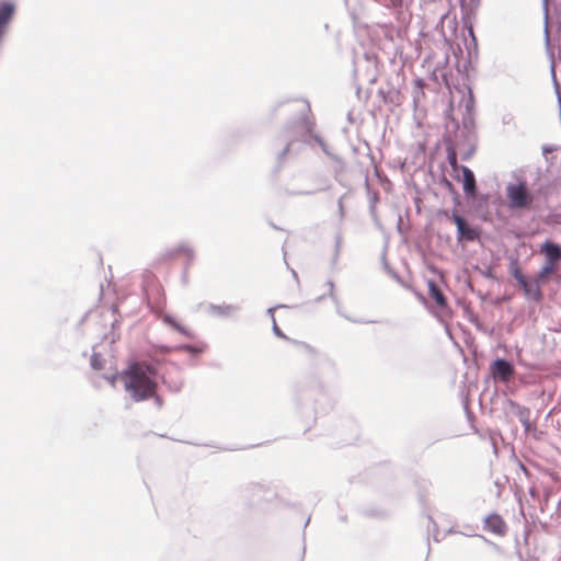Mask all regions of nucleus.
<instances>
[{
    "label": "nucleus",
    "instance_id": "obj_51",
    "mask_svg": "<svg viewBox=\"0 0 561 561\" xmlns=\"http://www.w3.org/2000/svg\"><path fill=\"white\" fill-rule=\"evenodd\" d=\"M181 327H182V324H180V323L176 321V322H174V324H173V327H172V328H173V329H175V330L179 332V331H180V329H181Z\"/></svg>",
    "mask_w": 561,
    "mask_h": 561
},
{
    "label": "nucleus",
    "instance_id": "obj_47",
    "mask_svg": "<svg viewBox=\"0 0 561 561\" xmlns=\"http://www.w3.org/2000/svg\"><path fill=\"white\" fill-rule=\"evenodd\" d=\"M469 35L471 36L474 48H477V46H478L477 38H476L474 32L471 27L469 28Z\"/></svg>",
    "mask_w": 561,
    "mask_h": 561
},
{
    "label": "nucleus",
    "instance_id": "obj_52",
    "mask_svg": "<svg viewBox=\"0 0 561 561\" xmlns=\"http://www.w3.org/2000/svg\"><path fill=\"white\" fill-rule=\"evenodd\" d=\"M341 186L346 187V183L343 181L342 176H340V181H336Z\"/></svg>",
    "mask_w": 561,
    "mask_h": 561
},
{
    "label": "nucleus",
    "instance_id": "obj_1",
    "mask_svg": "<svg viewBox=\"0 0 561 561\" xmlns=\"http://www.w3.org/2000/svg\"><path fill=\"white\" fill-rule=\"evenodd\" d=\"M336 375L335 365L327 357H319L309 373L298 383L295 405L306 423L316 422L319 415L333 408L327 382Z\"/></svg>",
    "mask_w": 561,
    "mask_h": 561
},
{
    "label": "nucleus",
    "instance_id": "obj_49",
    "mask_svg": "<svg viewBox=\"0 0 561 561\" xmlns=\"http://www.w3.org/2000/svg\"><path fill=\"white\" fill-rule=\"evenodd\" d=\"M453 199L456 205H459V194L457 191L453 193Z\"/></svg>",
    "mask_w": 561,
    "mask_h": 561
},
{
    "label": "nucleus",
    "instance_id": "obj_50",
    "mask_svg": "<svg viewBox=\"0 0 561 561\" xmlns=\"http://www.w3.org/2000/svg\"><path fill=\"white\" fill-rule=\"evenodd\" d=\"M427 519H428V523H430V524H433V526H434L435 528L437 527L436 523L434 522V519H433V517H432L431 515H427Z\"/></svg>",
    "mask_w": 561,
    "mask_h": 561
},
{
    "label": "nucleus",
    "instance_id": "obj_57",
    "mask_svg": "<svg viewBox=\"0 0 561 561\" xmlns=\"http://www.w3.org/2000/svg\"><path fill=\"white\" fill-rule=\"evenodd\" d=\"M324 297H325V295L319 296V297L316 299V301H317V302H319V301H321Z\"/></svg>",
    "mask_w": 561,
    "mask_h": 561
},
{
    "label": "nucleus",
    "instance_id": "obj_46",
    "mask_svg": "<svg viewBox=\"0 0 561 561\" xmlns=\"http://www.w3.org/2000/svg\"><path fill=\"white\" fill-rule=\"evenodd\" d=\"M339 257H340V252H334L332 260H331L332 266L336 265V263L339 262Z\"/></svg>",
    "mask_w": 561,
    "mask_h": 561
},
{
    "label": "nucleus",
    "instance_id": "obj_15",
    "mask_svg": "<svg viewBox=\"0 0 561 561\" xmlns=\"http://www.w3.org/2000/svg\"><path fill=\"white\" fill-rule=\"evenodd\" d=\"M539 252L543 254L545 261L552 263L557 266L561 263V244L550 239H547L539 249Z\"/></svg>",
    "mask_w": 561,
    "mask_h": 561
},
{
    "label": "nucleus",
    "instance_id": "obj_17",
    "mask_svg": "<svg viewBox=\"0 0 561 561\" xmlns=\"http://www.w3.org/2000/svg\"><path fill=\"white\" fill-rule=\"evenodd\" d=\"M526 297L527 300L540 302L543 299V294L541 290L542 284L537 283L536 278L533 279L526 278L524 280V285H518Z\"/></svg>",
    "mask_w": 561,
    "mask_h": 561
},
{
    "label": "nucleus",
    "instance_id": "obj_43",
    "mask_svg": "<svg viewBox=\"0 0 561 561\" xmlns=\"http://www.w3.org/2000/svg\"><path fill=\"white\" fill-rule=\"evenodd\" d=\"M444 182H445V186L447 187V190L453 194L454 192H456L455 187H454V184L448 181L447 179H444Z\"/></svg>",
    "mask_w": 561,
    "mask_h": 561
},
{
    "label": "nucleus",
    "instance_id": "obj_36",
    "mask_svg": "<svg viewBox=\"0 0 561 561\" xmlns=\"http://www.w3.org/2000/svg\"><path fill=\"white\" fill-rule=\"evenodd\" d=\"M272 330H273V333H274L276 336H278V337L283 339V340H286V341H288V342H289V341H291V339H290V337H288V336H287V335H286V334H285L280 329H279V327L277 325L276 321H274V322H273Z\"/></svg>",
    "mask_w": 561,
    "mask_h": 561
},
{
    "label": "nucleus",
    "instance_id": "obj_61",
    "mask_svg": "<svg viewBox=\"0 0 561 561\" xmlns=\"http://www.w3.org/2000/svg\"><path fill=\"white\" fill-rule=\"evenodd\" d=\"M356 91H357V94L359 93L360 91V87L358 84H356Z\"/></svg>",
    "mask_w": 561,
    "mask_h": 561
},
{
    "label": "nucleus",
    "instance_id": "obj_29",
    "mask_svg": "<svg viewBox=\"0 0 561 561\" xmlns=\"http://www.w3.org/2000/svg\"><path fill=\"white\" fill-rule=\"evenodd\" d=\"M176 350L179 351H185V352H188L193 355H198L202 353V348L193 345V344H181V345H178L175 346Z\"/></svg>",
    "mask_w": 561,
    "mask_h": 561
},
{
    "label": "nucleus",
    "instance_id": "obj_19",
    "mask_svg": "<svg viewBox=\"0 0 561 561\" xmlns=\"http://www.w3.org/2000/svg\"><path fill=\"white\" fill-rule=\"evenodd\" d=\"M558 270H559V266L545 261L543 265L540 267V270L536 274L535 278H536L537 283H540L543 285L547 283V280L549 279L550 276H552L554 273H557Z\"/></svg>",
    "mask_w": 561,
    "mask_h": 561
},
{
    "label": "nucleus",
    "instance_id": "obj_41",
    "mask_svg": "<svg viewBox=\"0 0 561 561\" xmlns=\"http://www.w3.org/2000/svg\"><path fill=\"white\" fill-rule=\"evenodd\" d=\"M516 556H517L519 561H537V559L534 558V557L525 558L524 554L519 550L516 551Z\"/></svg>",
    "mask_w": 561,
    "mask_h": 561
},
{
    "label": "nucleus",
    "instance_id": "obj_24",
    "mask_svg": "<svg viewBox=\"0 0 561 561\" xmlns=\"http://www.w3.org/2000/svg\"><path fill=\"white\" fill-rule=\"evenodd\" d=\"M378 4L393 10L396 13H401L403 8V0H374Z\"/></svg>",
    "mask_w": 561,
    "mask_h": 561
},
{
    "label": "nucleus",
    "instance_id": "obj_56",
    "mask_svg": "<svg viewBox=\"0 0 561 561\" xmlns=\"http://www.w3.org/2000/svg\"><path fill=\"white\" fill-rule=\"evenodd\" d=\"M471 4L477 7L479 4V0H470Z\"/></svg>",
    "mask_w": 561,
    "mask_h": 561
},
{
    "label": "nucleus",
    "instance_id": "obj_23",
    "mask_svg": "<svg viewBox=\"0 0 561 561\" xmlns=\"http://www.w3.org/2000/svg\"><path fill=\"white\" fill-rule=\"evenodd\" d=\"M508 271L511 275L514 277V279L517 282V285H524V280L527 278V276H525L522 270L519 268L517 259L511 260Z\"/></svg>",
    "mask_w": 561,
    "mask_h": 561
},
{
    "label": "nucleus",
    "instance_id": "obj_35",
    "mask_svg": "<svg viewBox=\"0 0 561 561\" xmlns=\"http://www.w3.org/2000/svg\"><path fill=\"white\" fill-rule=\"evenodd\" d=\"M347 194H343L339 199H337V210H339V216H340V219L342 220L345 216V208H344V199L346 198Z\"/></svg>",
    "mask_w": 561,
    "mask_h": 561
},
{
    "label": "nucleus",
    "instance_id": "obj_30",
    "mask_svg": "<svg viewBox=\"0 0 561 561\" xmlns=\"http://www.w3.org/2000/svg\"><path fill=\"white\" fill-rule=\"evenodd\" d=\"M289 342L293 343L297 347V350H299L301 352H306V353L314 352L313 347L310 346L309 344H307L306 342L296 341V340H291Z\"/></svg>",
    "mask_w": 561,
    "mask_h": 561
},
{
    "label": "nucleus",
    "instance_id": "obj_10",
    "mask_svg": "<svg viewBox=\"0 0 561 561\" xmlns=\"http://www.w3.org/2000/svg\"><path fill=\"white\" fill-rule=\"evenodd\" d=\"M365 57V69L363 71L362 62L359 60L354 62L353 76L354 80L357 82L359 80L367 81L373 84L377 80V71H376V60L370 57L368 54L364 55Z\"/></svg>",
    "mask_w": 561,
    "mask_h": 561
},
{
    "label": "nucleus",
    "instance_id": "obj_45",
    "mask_svg": "<svg viewBox=\"0 0 561 561\" xmlns=\"http://www.w3.org/2000/svg\"><path fill=\"white\" fill-rule=\"evenodd\" d=\"M181 334L185 335V336H188V337H192L193 334L185 328V327H181L180 331H179Z\"/></svg>",
    "mask_w": 561,
    "mask_h": 561
},
{
    "label": "nucleus",
    "instance_id": "obj_9",
    "mask_svg": "<svg viewBox=\"0 0 561 561\" xmlns=\"http://www.w3.org/2000/svg\"><path fill=\"white\" fill-rule=\"evenodd\" d=\"M317 187H298L290 185L280 186V193L287 196H301V195H314L319 192H324L331 188V182L327 176H317Z\"/></svg>",
    "mask_w": 561,
    "mask_h": 561
},
{
    "label": "nucleus",
    "instance_id": "obj_25",
    "mask_svg": "<svg viewBox=\"0 0 561 561\" xmlns=\"http://www.w3.org/2000/svg\"><path fill=\"white\" fill-rule=\"evenodd\" d=\"M105 358L96 352H93L90 357V366L93 370H102L105 367Z\"/></svg>",
    "mask_w": 561,
    "mask_h": 561
},
{
    "label": "nucleus",
    "instance_id": "obj_5",
    "mask_svg": "<svg viewBox=\"0 0 561 561\" xmlns=\"http://www.w3.org/2000/svg\"><path fill=\"white\" fill-rule=\"evenodd\" d=\"M505 194L507 207L512 211L525 213L535 208L536 195L524 178L518 179L517 182L507 183Z\"/></svg>",
    "mask_w": 561,
    "mask_h": 561
},
{
    "label": "nucleus",
    "instance_id": "obj_40",
    "mask_svg": "<svg viewBox=\"0 0 561 561\" xmlns=\"http://www.w3.org/2000/svg\"><path fill=\"white\" fill-rule=\"evenodd\" d=\"M163 322L165 324H169L170 327H173V324H174V322H176V320L171 314H164Z\"/></svg>",
    "mask_w": 561,
    "mask_h": 561
},
{
    "label": "nucleus",
    "instance_id": "obj_38",
    "mask_svg": "<svg viewBox=\"0 0 561 561\" xmlns=\"http://www.w3.org/2000/svg\"><path fill=\"white\" fill-rule=\"evenodd\" d=\"M341 249H342V234L337 233L335 236L334 252H341Z\"/></svg>",
    "mask_w": 561,
    "mask_h": 561
},
{
    "label": "nucleus",
    "instance_id": "obj_53",
    "mask_svg": "<svg viewBox=\"0 0 561 561\" xmlns=\"http://www.w3.org/2000/svg\"><path fill=\"white\" fill-rule=\"evenodd\" d=\"M271 227L275 230H282L277 225H275L274 222H270Z\"/></svg>",
    "mask_w": 561,
    "mask_h": 561
},
{
    "label": "nucleus",
    "instance_id": "obj_37",
    "mask_svg": "<svg viewBox=\"0 0 561 561\" xmlns=\"http://www.w3.org/2000/svg\"><path fill=\"white\" fill-rule=\"evenodd\" d=\"M524 427V431L526 433L531 432L533 430H536V426L530 422V416L526 417V421H519Z\"/></svg>",
    "mask_w": 561,
    "mask_h": 561
},
{
    "label": "nucleus",
    "instance_id": "obj_26",
    "mask_svg": "<svg viewBox=\"0 0 561 561\" xmlns=\"http://www.w3.org/2000/svg\"><path fill=\"white\" fill-rule=\"evenodd\" d=\"M162 382L163 385L173 393H178L182 390L183 388V380L182 379H168V378H164L162 379Z\"/></svg>",
    "mask_w": 561,
    "mask_h": 561
},
{
    "label": "nucleus",
    "instance_id": "obj_3",
    "mask_svg": "<svg viewBox=\"0 0 561 561\" xmlns=\"http://www.w3.org/2000/svg\"><path fill=\"white\" fill-rule=\"evenodd\" d=\"M158 369L154 364L147 360H130L122 370L125 390L136 402L153 399L158 408L163 405L162 398L157 394Z\"/></svg>",
    "mask_w": 561,
    "mask_h": 561
},
{
    "label": "nucleus",
    "instance_id": "obj_18",
    "mask_svg": "<svg viewBox=\"0 0 561 561\" xmlns=\"http://www.w3.org/2000/svg\"><path fill=\"white\" fill-rule=\"evenodd\" d=\"M505 407L510 409V412L513 413L519 421H526L527 416H530V409L524 405H520L518 402L506 399L504 402Z\"/></svg>",
    "mask_w": 561,
    "mask_h": 561
},
{
    "label": "nucleus",
    "instance_id": "obj_20",
    "mask_svg": "<svg viewBox=\"0 0 561 561\" xmlns=\"http://www.w3.org/2000/svg\"><path fill=\"white\" fill-rule=\"evenodd\" d=\"M478 238H479V231L476 230L474 228L470 227L467 222L463 225V227H461L460 229L457 230L458 242H462V241L471 242Z\"/></svg>",
    "mask_w": 561,
    "mask_h": 561
},
{
    "label": "nucleus",
    "instance_id": "obj_4",
    "mask_svg": "<svg viewBox=\"0 0 561 561\" xmlns=\"http://www.w3.org/2000/svg\"><path fill=\"white\" fill-rule=\"evenodd\" d=\"M310 112V105L307 102V111L306 113H301L296 118L289 121L284 128L279 131L277 138L275 139V147H279V150L276 153V160L278 164H283L286 160V157L294 150V146L296 142H302V131L299 126L301 121H306L307 123H314L307 113Z\"/></svg>",
    "mask_w": 561,
    "mask_h": 561
},
{
    "label": "nucleus",
    "instance_id": "obj_42",
    "mask_svg": "<svg viewBox=\"0 0 561 561\" xmlns=\"http://www.w3.org/2000/svg\"><path fill=\"white\" fill-rule=\"evenodd\" d=\"M554 147L550 145H546L542 147V154L547 158V154L554 151Z\"/></svg>",
    "mask_w": 561,
    "mask_h": 561
},
{
    "label": "nucleus",
    "instance_id": "obj_32",
    "mask_svg": "<svg viewBox=\"0 0 561 561\" xmlns=\"http://www.w3.org/2000/svg\"><path fill=\"white\" fill-rule=\"evenodd\" d=\"M101 377L104 380H106L111 386H114L118 378H121L123 380L122 371L121 373L115 371L114 374H103Z\"/></svg>",
    "mask_w": 561,
    "mask_h": 561
},
{
    "label": "nucleus",
    "instance_id": "obj_31",
    "mask_svg": "<svg viewBox=\"0 0 561 561\" xmlns=\"http://www.w3.org/2000/svg\"><path fill=\"white\" fill-rule=\"evenodd\" d=\"M325 285H327V286H328V288H329V294H328V295H329V297L333 300V302L335 304V306H337V307H339V306L341 305V302H340L339 298H337V297H336V295H335V291H334V283H333V280L329 279V280L325 283Z\"/></svg>",
    "mask_w": 561,
    "mask_h": 561
},
{
    "label": "nucleus",
    "instance_id": "obj_13",
    "mask_svg": "<svg viewBox=\"0 0 561 561\" xmlns=\"http://www.w3.org/2000/svg\"><path fill=\"white\" fill-rule=\"evenodd\" d=\"M459 171L461 172V176L457 173L455 179L461 182L465 196H477L478 185L473 171L467 165H460Z\"/></svg>",
    "mask_w": 561,
    "mask_h": 561
},
{
    "label": "nucleus",
    "instance_id": "obj_39",
    "mask_svg": "<svg viewBox=\"0 0 561 561\" xmlns=\"http://www.w3.org/2000/svg\"><path fill=\"white\" fill-rule=\"evenodd\" d=\"M287 306L286 305H278V306H275V307H271L266 310L267 314L271 317L272 319V322L276 321L275 320V317H274V311L276 308H286Z\"/></svg>",
    "mask_w": 561,
    "mask_h": 561
},
{
    "label": "nucleus",
    "instance_id": "obj_48",
    "mask_svg": "<svg viewBox=\"0 0 561 561\" xmlns=\"http://www.w3.org/2000/svg\"><path fill=\"white\" fill-rule=\"evenodd\" d=\"M378 201V195L377 193L374 194V196L371 197V201H370V209L374 210L375 206L374 204Z\"/></svg>",
    "mask_w": 561,
    "mask_h": 561
},
{
    "label": "nucleus",
    "instance_id": "obj_22",
    "mask_svg": "<svg viewBox=\"0 0 561 561\" xmlns=\"http://www.w3.org/2000/svg\"><path fill=\"white\" fill-rule=\"evenodd\" d=\"M471 201L476 210H486L490 205L491 195L490 194H479L477 191V196L474 197H466Z\"/></svg>",
    "mask_w": 561,
    "mask_h": 561
},
{
    "label": "nucleus",
    "instance_id": "obj_6",
    "mask_svg": "<svg viewBox=\"0 0 561 561\" xmlns=\"http://www.w3.org/2000/svg\"><path fill=\"white\" fill-rule=\"evenodd\" d=\"M241 492L242 496L249 500L250 502L267 504H273L275 502L285 506L289 505L288 502L280 499L278 494L275 491H273L270 485L265 483L250 482L242 488Z\"/></svg>",
    "mask_w": 561,
    "mask_h": 561
},
{
    "label": "nucleus",
    "instance_id": "obj_33",
    "mask_svg": "<svg viewBox=\"0 0 561 561\" xmlns=\"http://www.w3.org/2000/svg\"><path fill=\"white\" fill-rule=\"evenodd\" d=\"M450 219L456 225L457 230L463 227V225L466 224L465 218L457 211H453Z\"/></svg>",
    "mask_w": 561,
    "mask_h": 561
},
{
    "label": "nucleus",
    "instance_id": "obj_44",
    "mask_svg": "<svg viewBox=\"0 0 561 561\" xmlns=\"http://www.w3.org/2000/svg\"><path fill=\"white\" fill-rule=\"evenodd\" d=\"M173 350H176L175 346L174 347H171V346H167V345H162L160 347V351L164 354H169L170 352H172Z\"/></svg>",
    "mask_w": 561,
    "mask_h": 561
},
{
    "label": "nucleus",
    "instance_id": "obj_60",
    "mask_svg": "<svg viewBox=\"0 0 561 561\" xmlns=\"http://www.w3.org/2000/svg\"><path fill=\"white\" fill-rule=\"evenodd\" d=\"M282 250H283L284 257H285L286 256L285 244H283Z\"/></svg>",
    "mask_w": 561,
    "mask_h": 561
},
{
    "label": "nucleus",
    "instance_id": "obj_62",
    "mask_svg": "<svg viewBox=\"0 0 561 561\" xmlns=\"http://www.w3.org/2000/svg\"><path fill=\"white\" fill-rule=\"evenodd\" d=\"M309 522H310V517L306 520L305 527L309 524Z\"/></svg>",
    "mask_w": 561,
    "mask_h": 561
},
{
    "label": "nucleus",
    "instance_id": "obj_12",
    "mask_svg": "<svg viewBox=\"0 0 561 561\" xmlns=\"http://www.w3.org/2000/svg\"><path fill=\"white\" fill-rule=\"evenodd\" d=\"M199 307L204 308L207 314L219 319L233 318L236 313L239 312L241 309L240 306L232 304H201Z\"/></svg>",
    "mask_w": 561,
    "mask_h": 561
},
{
    "label": "nucleus",
    "instance_id": "obj_16",
    "mask_svg": "<svg viewBox=\"0 0 561 561\" xmlns=\"http://www.w3.org/2000/svg\"><path fill=\"white\" fill-rule=\"evenodd\" d=\"M483 523V528L489 533L497 536H505L507 533V525L497 513L488 515Z\"/></svg>",
    "mask_w": 561,
    "mask_h": 561
},
{
    "label": "nucleus",
    "instance_id": "obj_27",
    "mask_svg": "<svg viewBox=\"0 0 561 561\" xmlns=\"http://www.w3.org/2000/svg\"><path fill=\"white\" fill-rule=\"evenodd\" d=\"M543 11H545L543 35H545L546 45L548 46L550 44V33H549V26H548V20H549L548 0H543Z\"/></svg>",
    "mask_w": 561,
    "mask_h": 561
},
{
    "label": "nucleus",
    "instance_id": "obj_7",
    "mask_svg": "<svg viewBox=\"0 0 561 561\" xmlns=\"http://www.w3.org/2000/svg\"><path fill=\"white\" fill-rule=\"evenodd\" d=\"M428 295L434 299L436 306L439 308L438 312H435V317L439 322L446 323L447 319L451 317V309L447 304V298L443 294L439 286L436 284L434 279L427 280Z\"/></svg>",
    "mask_w": 561,
    "mask_h": 561
},
{
    "label": "nucleus",
    "instance_id": "obj_21",
    "mask_svg": "<svg viewBox=\"0 0 561 561\" xmlns=\"http://www.w3.org/2000/svg\"><path fill=\"white\" fill-rule=\"evenodd\" d=\"M331 161L333 162V165H332L333 179L335 181H340V176H342L344 174V172L346 171V163H345L344 159L342 157H340L339 154H335L334 157H332Z\"/></svg>",
    "mask_w": 561,
    "mask_h": 561
},
{
    "label": "nucleus",
    "instance_id": "obj_28",
    "mask_svg": "<svg viewBox=\"0 0 561 561\" xmlns=\"http://www.w3.org/2000/svg\"><path fill=\"white\" fill-rule=\"evenodd\" d=\"M474 270L485 278L495 279L493 267L491 265H488L485 268H481L479 265H476Z\"/></svg>",
    "mask_w": 561,
    "mask_h": 561
},
{
    "label": "nucleus",
    "instance_id": "obj_34",
    "mask_svg": "<svg viewBox=\"0 0 561 561\" xmlns=\"http://www.w3.org/2000/svg\"><path fill=\"white\" fill-rule=\"evenodd\" d=\"M382 265H383V268L387 271V273L392 277L394 278L397 282H401V278L399 276V274L392 270L389 265V263L387 262L386 260V256L383 255L382 257Z\"/></svg>",
    "mask_w": 561,
    "mask_h": 561
},
{
    "label": "nucleus",
    "instance_id": "obj_54",
    "mask_svg": "<svg viewBox=\"0 0 561 561\" xmlns=\"http://www.w3.org/2000/svg\"><path fill=\"white\" fill-rule=\"evenodd\" d=\"M465 410H466V412H467V414H468V415H470V414H471V412H470V410H469V405H468V403H465Z\"/></svg>",
    "mask_w": 561,
    "mask_h": 561
},
{
    "label": "nucleus",
    "instance_id": "obj_2",
    "mask_svg": "<svg viewBox=\"0 0 561 561\" xmlns=\"http://www.w3.org/2000/svg\"><path fill=\"white\" fill-rule=\"evenodd\" d=\"M461 124L454 116V107L450 104L445 111V134L447 161L454 172H459L458 153L461 160H469L477 148L476 133V101L470 88L467 89V95H463L460 102Z\"/></svg>",
    "mask_w": 561,
    "mask_h": 561
},
{
    "label": "nucleus",
    "instance_id": "obj_59",
    "mask_svg": "<svg viewBox=\"0 0 561 561\" xmlns=\"http://www.w3.org/2000/svg\"><path fill=\"white\" fill-rule=\"evenodd\" d=\"M460 3H461V10L463 11L465 10V0H460Z\"/></svg>",
    "mask_w": 561,
    "mask_h": 561
},
{
    "label": "nucleus",
    "instance_id": "obj_55",
    "mask_svg": "<svg viewBox=\"0 0 561 561\" xmlns=\"http://www.w3.org/2000/svg\"><path fill=\"white\" fill-rule=\"evenodd\" d=\"M336 311H337V313H339V314L343 316V317H344V319H347V316H344V314L341 312V310H340V306H339V307L336 306Z\"/></svg>",
    "mask_w": 561,
    "mask_h": 561
},
{
    "label": "nucleus",
    "instance_id": "obj_14",
    "mask_svg": "<svg viewBox=\"0 0 561 561\" xmlns=\"http://www.w3.org/2000/svg\"><path fill=\"white\" fill-rule=\"evenodd\" d=\"M179 254H185L188 259V262L185 265V272L183 276V280H186V270L191 265L192 261L194 260L195 252L194 249L186 242H181L176 247L172 249H167L161 253L162 260H172Z\"/></svg>",
    "mask_w": 561,
    "mask_h": 561
},
{
    "label": "nucleus",
    "instance_id": "obj_8",
    "mask_svg": "<svg viewBox=\"0 0 561 561\" xmlns=\"http://www.w3.org/2000/svg\"><path fill=\"white\" fill-rule=\"evenodd\" d=\"M299 124V126L301 127L300 129L302 131V144L309 146H313V144H317L321 148L323 153L330 159L336 154L335 152H333L332 148L324 141V139L314 133L316 123H307L306 121L302 119L301 123Z\"/></svg>",
    "mask_w": 561,
    "mask_h": 561
},
{
    "label": "nucleus",
    "instance_id": "obj_58",
    "mask_svg": "<svg viewBox=\"0 0 561 561\" xmlns=\"http://www.w3.org/2000/svg\"><path fill=\"white\" fill-rule=\"evenodd\" d=\"M529 493H530V495H531V496H535V495H536V491H535L534 489H530V490H529Z\"/></svg>",
    "mask_w": 561,
    "mask_h": 561
},
{
    "label": "nucleus",
    "instance_id": "obj_11",
    "mask_svg": "<svg viewBox=\"0 0 561 561\" xmlns=\"http://www.w3.org/2000/svg\"><path fill=\"white\" fill-rule=\"evenodd\" d=\"M490 371L495 381L506 382L515 375V367L506 358L497 357L491 363Z\"/></svg>",
    "mask_w": 561,
    "mask_h": 561
}]
</instances>
